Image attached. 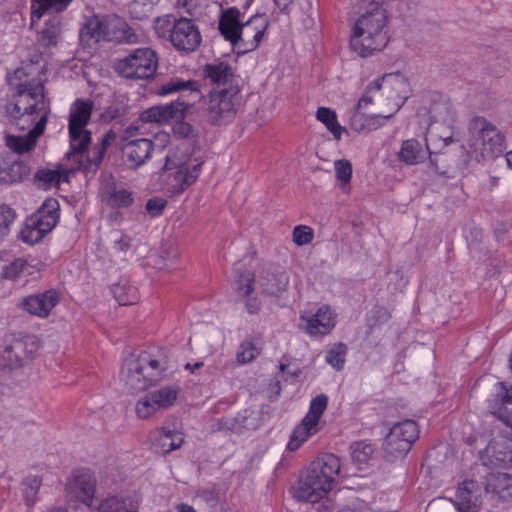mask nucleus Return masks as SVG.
I'll list each match as a JSON object with an SVG mask.
<instances>
[{
	"label": "nucleus",
	"instance_id": "obj_34",
	"mask_svg": "<svg viewBox=\"0 0 512 512\" xmlns=\"http://www.w3.org/2000/svg\"><path fill=\"white\" fill-rule=\"evenodd\" d=\"M73 488L77 497L85 504H89L94 497L95 481L91 475L85 474L77 477Z\"/></svg>",
	"mask_w": 512,
	"mask_h": 512
},
{
	"label": "nucleus",
	"instance_id": "obj_7",
	"mask_svg": "<svg viewBox=\"0 0 512 512\" xmlns=\"http://www.w3.org/2000/svg\"><path fill=\"white\" fill-rule=\"evenodd\" d=\"M385 24L386 16L381 9L362 15L354 26L351 48L362 57L382 50L388 43Z\"/></svg>",
	"mask_w": 512,
	"mask_h": 512
},
{
	"label": "nucleus",
	"instance_id": "obj_28",
	"mask_svg": "<svg viewBox=\"0 0 512 512\" xmlns=\"http://www.w3.org/2000/svg\"><path fill=\"white\" fill-rule=\"evenodd\" d=\"M398 158L407 165H415L424 160L425 151L418 140L408 139L402 143Z\"/></svg>",
	"mask_w": 512,
	"mask_h": 512
},
{
	"label": "nucleus",
	"instance_id": "obj_57",
	"mask_svg": "<svg viewBox=\"0 0 512 512\" xmlns=\"http://www.w3.org/2000/svg\"><path fill=\"white\" fill-rule=\"evenodd\" d=\"M44 236L36 226H31L28 221H26L25 227L21 230L22 240L29 244L39 242Z\"/></svg>",
	"mask_w": 512,
	"mask_h": 512
},
{
	"label": "nucleus",
	"instance_id": "obj_23",
	"mask_svg": "<svg viewBox=\"0 0 512 512\" xmlns=\"http://www.w3.org/2000/svg\"><path fill=\"white\" fill-rule=\"evenodd\" d=\"M492 409L503 423L512 428V386L504 382L496 384V399Z\"/></svg>",
	"mask_w": 512,
	"mask_h": 512
},
{
	"label": "nucleus",
	"instance_id": "obj_9",
	"mask_svg": "<svg viewBox=\"0 0 512 512\" xmlns=\"http://www.w3.org/2000/svg\"><path fill=\"white\" fill-rule=\"evenodd\" d=\"M93 109V103L90 100L78 99L72 106L69 117V135L71 151L66 153V158L83 157V152L87 149L91 141V133L85 127L88 124Z\"/></svg>",
	"mask_w": 512,
	"mask_h": 512
},
{
	"label": "nucleus",
	"instance_id": "obj_20",
	"mask_svg": "<svg viewBox=\"0 0 512 512\" xmlns=\"http://www.w3.org/2000/svg\"><path fill=\"white\" fill-rule=\"evenodd\" d=\"M302 320L305 322V332L313 336L328 334L336 323L334 313L327 306L320 307L314 315L302 316Z\"/></svg>",
	"mask_w": 512,
	"mask_h": 512
},
{
	"label": "nucleus",
	"instance_id": "obj_13",
	"mask_svg": "<svg viewBox=\"0 0 512 512\" xmlns=\"http://www.w3.org/2000/svg\"><path fill=\"white\" fill-rule=\"evenodd\" d=\"M202 163L191 164L184 153L170 151L165 157L164 172H172L170 176L175 182L174 188L177 192L184 191L192 185L199 177Z\"/></svg>",
	"mask_w": 512,
	"mask_h": 512
},
{
	"label": "nucleus",
	"instance_id": "obj_11",
	"mask_svg": "<svg viewBox=\"0 0 512 512\" xmlns=\"http://www.w3.org/2000/svg\"><path fill=\"white\" fill-rule=\"evenodd\" d=\"M158 66L156 53L150 48L134 50L115 64L116 72L130 79H149L154 76Z\"/></svg>",
	"mask_w": 512,
	"mask_h": 512
},
{
	"label": "nucleus",
	"instance_id": "obj_47",
	"mask_svg": "<svg viewBox=\"0 0 512 512\" xmlns=\"http://www.w3.org/2000/svg\"><path fill=\"white\" fill-rule=\"evenodd\" d=\"M134 199L131 192L121 189L111 193L108 203L117 208H127L132 205Z\"/></svg>",
	"mask_w": 512,
	"mask_h": 512
},
{
	"label": "nucleus",
	"instance_id": "obj_17",
	"mask_svg": "<svg viewBox=\"0 0 512 512\" xmlns=\"http://www.w3.org/2000/svg\"><path fill=\"white\" fill-rule=\"evenodd\" d=\"M257 283L262 294L278 297L286 291L289 283V276L281 268L269 266L261 270Z\"/></svg>",
	"mask_w": 512,
	"mask_h": 512
},
{
	"label": "nucleus",
	"instance_id": "obj_29",
	"mask_svg": "<svg viewBox=\"0 0 512 512\" xmlns=\"http://www.w3.org/2000/svg\"><path fill=\"white\" fill-rule=\"evenodd\" d=\"M316 119L325 125L336 141H339L342 134L347 132L346 128L339 124L336 112L330 108L319 107L316 111Z\"/></svg>",
	"mask_w": 512,
	"mask_h": 512
},
{
	"label": "nucleus",
	"instance_id": "obj_27",
	"mask_svg": "<svg viewBox=\"0 0 512 512\" xmlns=\"http://www.w3.org/2000/svg\"><path fill=\"white\" fill-rule=\"evenodd\" d=\"M203 74L206 79L217 85L230 83L234 77L231 66L223 62L206 64L203 68Z\"/></svg>",
	"mask_w": 512,
	"mask_h": 512
},
{
	"label": "nucleus",
	"instance_id": "obj_36",
	"mask_svg": "<svg viewBox=\"0 0 512 512\" xmlns=\"http://www.w3.org/2000/svg\"><path fill=\"white\" fill-rule=\"evenodd\" d=\"M32 269L33 267L27 260L17 258L3 267L2 277L8 280H16L23 275L31 274Z\"/></svg>",
	"mask_w": 512,
	"mask_h": 512
},
{
	"label": "nucleus",
	"instance_id": "obj_38",
	"mask_svg": "<svg viewBox=\"0 0 512 512\" xmlns=\"http://www.w3.org/2000/svg\"><path fill=\"white\" fill-rule=\"evenodd\" d=\"M158 411L159 408L150 393H146L141 396L135 404L136 416L142 420L151 418Z\"/></svg>",
	"mask_w": 512,
	"mask_h": 512
},
{
	"label": "nucleus",
	"instance_id": "obj_44",
	"mask_svg": "<svg viewBox=\"0 0 512 512\" xmlns=\"http://www.w3.org/2000/svg\"><path fill=\"white\" fill-rule=\"evenodd\" d=\"M128 112V104L123 100H116L105 109L103 118L107 121H113L115 119L126 116Z\"/></svg>",
	"mask_w": 512,
	"mask_h": 512
},
{
	"label": "nucleus",
	"instance_id": "obj_54",
	"mask_svg": "<svg viewBox=\"0 0 512 512\" xmlns=\"http://www.w3.org/2000/svg\"><path fill=\"white\" fill-rule=\"evenodd\" d=\"M313 239V231L310 227L299 225L293 230V241L299 245H306Z\"/></svg>",
	"mask_w": 512,
	"mask_h": 512
},
{
	"label": "nucleus",
	"instance_id": "obj_1",
	"mask_svg": "<svg viewBox=\"0 0 512 512\" xmlns=\"http://www.w3.org/2000/svg\"><path fill=\"white\" fill-rule=\"evenodd\" d=\"M14 89L12 101L6 105V114L12 124L20 130H29L26 135L6 137L7 146L17 152H28L45 130L50 112L45 99L44 85L40 80L27 79L24 69H17L9 78Z\"/></svg>",
	"mask_w": 512,
	"mask_h": 512
},
{
	"label": "nucleus",
	"instance_id": "obj_59",
	"mask_svg": "<svg viewBox=\"0 0 512 512\" xmlns=\"http://www.w3.org/2000/svg\"><path fill=\"white\" fill-rule=\"evenodd\" d=\"M166 206V200L162 198H152L146 203V210L152 217H156L162 213Z\"/></svg>",
	"mask_w": 512,
	"mask_h": 512
},
{
	"label": "nucleus",
	"instance_id": "obj_19",
	"mask_svg": "<svg viewBox=\"0 0 512 512\" xmlns=\"http://www.w3.org/2000/svg\"><path fill=\"white\" fill-rule=\"evenodd\" d=\"M481 486L474 480H465L458 486L455 505L458 512H479Z\"/></svg>",
	"mask_w": 512,
	"mask_h": 512
},
{
	"label": "nucleus",
	"instance_id": "obj_46",
	"mask_svg": "<svg viewBox=\"0 0 512 512\" xmlns=\"http://www.w3.org/2000/svg\"><path fill=\"white\" fill-rule=\"evenodd\" d=\"M334 168L336 173V178L340 182V185L343 187L350 183L352 177V165L346 159L336 160L334 162Z\"/></svg>",
	"mask_w": 512,
	"mask_h": 512
},
{
	"label": "nucleus",
	"instance_id": "obj_6",
	"mask_svg": "<svg viewBox=\"0 0 512 512\" xmlns=\"http://www.w3.org/2000/svg\"><path fill=\"white\" fill-rule=\"evenodd\" d=\"M268 25L265 14H256L245 22L240 21V11L236 8L223 11L219 20L221 34L242 53L258 48Z\"/></svg>",
	"mask_w": 512,
	"mask_h": 512
},
{
	"label": "nucleus",
	"instance_id": "obj_60",
	"mask_svg": "<svg viewBox=\"0 0 512 512\" xmlns=\"http://www.w3.org/2000/svg\"><path fill=\"white\" fill-rule=\"evenodd\" d=\"M261 303L257 298H249L246 302V309L250 314H256L260 310Z\"/></svg>",
	"mask_w": 512,
	"mask_h": 512
},
{
	"label": "nucleus",
	"instance_id": "obj_3",
	"mask_svg": "<svg viewBox=\"0 0 512 512\" xmlns=\"http://www.w3.org/2000/svg\"><path fill=\"white\" fill-rule=\"evenodd\" d=\"M179 93V98L170 104L156 105L144 110L140 115L142 123L164 124L184 117L185 111L203 98L200 84L195 80L171 78L158 89V95Z\"/></svg>",
	"mask_w": 512,
	"mask_h": 512
},
{
	"label": "nucleus",
	"instance_id": "obj_10",
	"mask_svg": "<svg viewBox=\"0 0 512 512\" xmlns=\"http://www.w3.org/2000/svg\"><path fill=\"white\" fill-rule=\"evenodd\" d=\"M38 344L32 336L9 335L0 345V368L18 369L33 357Z\"/></svg>",
	"mask_w": 512,
	"mask_h": 512
},
{
	"label": "nucleus",
	"instance_id": "obj_43",
	"mask_svg": "<svg viewBox=\"0 0 512 512\" xmlns=\"http://www.w3.org/2000/svg\"><path fill=\"white\" fill-rule=\"evenodd\" d=\"M347 352V346L343 343H339L332 347L326 356V361L337 370H341L345 363V355Z\"/></svg>",
	"mask_w": 512,
	"mask_h": 512
},
{
	"label": "nucleus",
	"instance_id": "obj_12",
	"mask_svg": "<svg viewBox=\"0 0 512 512\" xmlns=\"http://www.w3.org/2000/svg\"><path fill=\"white\" fill-rule=\"evenodd\" d=\"M238 105V86H230L211 93L206 109L208 121L214 125L231 121L237 112Z\"/></svg>",
	"mask_w": 512,
	"mask_h": 512
},
{
	"label": "nucleus",
	"instance_id": "obj_42",
	"mask_svg": "<svg viewBox=\"0 0 512 512\" xmlns=\"http://www.w3.org/2000/svg\"><path fill=\"white\" fill-rule=\"evenodd\" d=\"M117 134L114 130H109L102 138L101 144L99 147L95 148L94 156L90 159L91 165L94 167H98L101 163L107 148L111 145L113 141H115Z\"/></svg>",
	"mask_w": 512,
	"mask_h": 512
},
{
	"label": "nucleus",
	"instance_id": "obj_49",
	"mask_svg": "<svg viewBox=\"0 0 512 512\" xmlns=\"http://www.w3.org/2000/svg\"><path fill=\"white\" fill-rule=\"evenodd\" d=\"M158 0H133L130 4V13L136 19H142L151 12Z\"/></svg>",
	"mask_w": 512,
	"mask_h": 512
},
{
	"label": "nucleus",
	"instance_id": "obj_15",
	"mask_svg": "<svg viewBox=\"0 0 512 512\" xmlns=\"http://www.w3.org/2000/svg\"><path fill=\"white\" fill-rule=\"evenodd\" d=\"M328 399L325 395H319L312 400L310 408L301 423L294 429L288 449L297 450L311 436L317 434L320 430V418L327 407Z\"/></svg>",
	"mask_w": 512,
	"mask_h": 512
},
{
	"label": "nucleus",
	"instance_id": "obj_18",
	"mask_svg": "<svg viewBox=\"0 0 512 512\" xmlns=\"http://www.w3.org/2000/svg\"><path fill=\"white\" fill-rule=\"evenodd\" d=\"M154 143L146 138H138L121 144L124 163L132 169L142 166L152 155Z\"/></svg>",
	"mask_w": 512,
	"mask_h": 512
},
{
	"label": "nucleus",
	"instance_id": "obj_21",
	"mask_svg": "<svg viewBox=\"0 0 512 512\" xmlns=\"http://www.w3.org/2000/svg\"><path fill=\"white\" fill-rule=\"evenodd\" d=\"M483 461L495 467L512 463V442L505 438L493 439L483 452Z\"/></svg>",
	"mask_w": 512,
	"mask_h": 512
},
{
	"label": "nucleus",
	"instance_id": "obj_63",
	"mask_svg": "<svg viewBox=\"0 0 512 512\" xmlns=\"http://www.w3.org/2000/svg\"><path fill=\"white\" fill-rule=\"evenodd\" d=\"M507 165L512 169V151L506 154Z\"/></svg>",
	"mask_w": 512,
	"mask_h": 512
},
{
	"label": "nucleus",
	"instance_id": "obj_16",
	"mask_svg": "<svg viewBox=\"0 0 512 512\" xmlns=\"http://www.w3.org/2000/svg\"><path fill=\"white\" fill-rule=\"evenodd\" d=\"M170 41L178 50L193 52L201 43V35L192 20L181 18L173 25Z\"/></svg>",
	"mask_w": 512,
	"mask_h": 512
},
{
	"label": "nucleus",
	"instance_id": "obj_37",
	"mask_svg": "<svg viewBox=\"0 0 512 512\" xmlns=\"http://www.w3.org/2000/svg\"><path fill=\"white\" fill-rule=\"evenodd\" d=\"M70 170L57 169H42L36 174L37 179L43 182L48 187L58 186L60 182H68Z\"/></svg>",
	"mask_w": 512,
	"mask_h": 512
},
{
	"label": "nucleus",
	"instance_id": "obj_64",
	"mask_svg": "<svg viewBox=\"0 0 512 512\" xmlns=\"http://www.w3.org/2000/svg\"><path fill=\"white\" fill-rule=\"evenodd\" d=\"M338 512H358L355 509H352L350 507H343Z\"/></svg>",
	"mask_w": 512,
	"mask_h": 512
},
{
	"label": "nucleus",
	"instance_id": "obj_51",
	"mask_svg": "<svg viewBox=\"0 0 512 512\" xmlns=\"http://www.w3.org/2000/svg\"><path fill=\"white\" fill-rule=\"evenodd\" d=\"M15 220V212L6 205H0V239L5 237Z\"/></svg>",
	"mask_w": 512,
	"mask_h": 512
},
{
	"label": "nucleus",
	"instance_id": "obj_62",
	"mask_svg": "<svg viewBox=\"0 0 512 512\" xmlns=\"http://www.w3.org/2000/svg\"><path fill=\"white\" fill-rule=\"evenodd\" d=\"M178 512H195L194 509L188 505L181 504L178 506Z\"/></svg>",
	"mask_w": 512,
	"mask_h": 512
},
{
	"label": "nucleus",
	"instance_id": "obj_24",
	"mask_svg": "<svg viewBox=\"0 0 512 512\" xmlns=\"http://www.w3.org/2000/svg\"><path fill=\"white\" fill-rule=\"evenodd\" d=\"M58 203L54 199H50L45 202L41 209L27 221L31 226H36L42 234L46 235L50 232L57 224Z\"/></svg>",
	"mask_w": 512,
	"mask_h": 512
},
{
	"label": "nucleus",
	"instance_id": "obj_52",
	"mask_svg": "<svg viewBox=\"0 0 512 512\" xmlns=\"http://www.w3.org/2000/svg\"><path fill=\"white\" fill-rule=\"evenodd\" d=\"M255 281V276L253 273L251 272H243V273H240L239 274V277H238V292L245 296V297H248L250 296L253 291H254V287H253V283Z\"/></svg>",
	"mask_w": 512,
	"mask_h": 512
},
{
	"label": "nucleus",
	"instance_id": "obj_31",
	"mask_svg": "<svg viewBox=\"0 0 512 512\" xmlns=\"http://www.w3.org/2000/svg\"><path fill=\"white\" fill-rule=\"evenodd\" d=\"M261 351V342L253 338H248L240 344L236 352L237 363L240 365L248 364L254 361L260 355Z\"/></svg>",
	"mask_w": 512,
	"mask_h": 512
},
{
	"label": "nucleus",
	"instance_id": "obj_48",
	"mask_svg": "<svg viewBox=\"0 0 512 512\" xmlns=\"http://www.w3.org/2000/svg\"><path fill=\"white\" fill-rule=\"evenodd\" d=\"M112 291L120 305H132L136 301L135 290L131 287L127 288L124 285H115Z\"/></svg>",
	"mask_w": 512,
	"mask_h": 512
},
{
	"label": "nucleus",
	"instance_id": "obj_4",
	"mask_svg": "<svg viewBox=\"0 0 512 512\" xmlns=\"http://www.w3.org/2000/svg\"><path fill=\"white\" fill-rule=\"evenodd\" d=\"M168 368V357L164 350L144 351L125 359L121 381L128 392H142L161 381Z\"/></svg>",
	"mask_w": 512,
	"mask_h": 512
},
{
	"label": "nucleus",
	"instance_id": "obj_45",
	"mask_svg": "<svg viewBox=\"0 0 512 512\" xmlns=\"http://www.w3.org/2000/svg\"><path fill=\"white\" fill-rule=\"evenodd\" d=\"M61 31L60 20L53 18L46 22L45 28L41 31L42 40L46 42V45H54L56 39Z\"/></svg>",
	"mask_w": 512,
	"mask_h": 512
},
{
	"label": "nucleus",
	"instance_id": "obj_39",
	"mask_svg": "<svg viewBox=\"0 0 512 512\" xmlns=\"http://www.w3.org/2000/svg\"><path fill=\"white\" fill-rule=\"evenodd\" d=\"M134 508L128 499L109 497L101 501L97 512H130Z\"/></svg>",
	"mask_w": 512,
	"mask_h": 512
},
{
	"label": "nucleus",
	"instance_id": "obj_5",
	"mask_svg": "<svg viewBox=\"0 0 512 512\" xmlns=\"http://www.w3.org/2000/svg\"><path fill=\"white\" fill-rule=\"evenodd\" d=\"M341 462L334 454H324L315 459L302 474L295 497L299 501L316 503L335 486Z\"/></svg>",
	"mask_w": 512,
	"mask_h": 512
},
{
	"label": "nucleus",
	"instance_id": "obj_25",
	"mask_svg": "<svg viewBox=\"0 0 512 512\" xmlns=\"http://www.w3.org/2000/svg\"><path fill=\"white\" fill-rule=\"evenodd\" d=\"M485 490L500 500L512 498V475L508 473H489L485 481Z\"/></svg>",
	"mask_w": 512,
	"mask_h": 512
},
{
	"label": "nucleus",
	"instance_id": "obj_50",
	"mask_svg": "<svg viewBox=\"0 0 512 512\" xmlns=\"http://www.w3.org/2000/svg\"><path fill=\"white\" fill-rule=\"evenodd\" d=\"M23 486L27 503L33 504L41 486V479L37 476H29L23 481Z\"/></svg>",
	"mask_w": 512,
	"mask_h": 512
},
{
	"label": "nucleus",
	"instance_id": "obj_56",
	"mask_svg": "<svg viewBox=\"0 0 512 512\" xmlns=\"http://www.w3.org/2000/svg\"><path fill=\"white\" fill-rule=\"evenodd\" d=\"M176 21L170 16L159 17L155 21V30L160 37H170Z\"/></svg>",
	"mask_w": 512,
	"mask_h": 512
},
{
	"label": "nucleus",
	"instance_id": "obj_2",
	"mask_svg": "<svg viewBox=\"0 0 512 512\" xmlns=\"http://www.w3.org/2000/svg\"><path fill=\"white\" fill-rule=\"evenodd\" d=\"M409 94L410 85L405 76L400 73L387 74L366 88L356 109L389 119L400 109Z\"/></svg>",
	"mask_w": 512,
	"mask_h": 512
},
{
	"label": "nucleus",
	"instance_id": "obj_41",
	"mask_svg": "<svg viewBox=\"0 0 512 512\" xmlns=\"http://www.w3.org/2000/svg\"><path fill=\"white\" fill-rule=\"evenodd\" d=\"M374 448L371 444L365 442H356L351 446L352 460L358 465H365L372 458Z\"/></svg>",
	"mask_w": 512,
	"mask_h": 512
},
{
	"label": "nucleus",
	"instance_id": "obj_32",
	"mask_svg": "<svg viewBox=\"0 0 512 512\" xmlns=\"http://www.w3.org/2000/svg\"><path fill=\"white\" fill-rule=\"evenodd\" d=\"M29 173L28 167L20 161H14L11 164L0 167V182L3 184H12L21 181Z\"/></svg>",
	"mask_w": 512,
	"mask_h": 512
},
{
	"label": "nucleus",
	"instance_id": "obj_55",
	"mask_svg": "<svg viewBox=\"0 0 512 512\" xmlns=\"http://www.w3.org/2000/svg\"><path fill=\"white\" fill-rule=\"evenodd\" d=\"M428 113L433 121L444 120L449 114V106L446 102L434 101L431 104Z\"/></svg>",
	"mask_w": 512,
	"mask_h": 512
},
{
	"label": "nucleus",
	"instance_id": "obj_40",
	"mask_svg": "<svg viewBox=\"0 0 512 512\" xmlns=\"http://www.w3.org/2000/svg\"><path fill=\"white\" fill-rule=\"evenodd\" d=\"M39 4L38 9H34L32 11V21L36 19H40L43 12L47 10H51L54 12H62L65 10L72 0H35Z\"/></svg>",
	"mask_w": 512,
	"mask_h": 512
},
{
	"label": "nucleus",
	"instance_id": "obj_8",
	"mask_svg": "<svg viewBox=\"0 0 512 512\" xmlns=\"http://www.w3.org/2000/svg\"><path fill=\"white\" fill-rule=\"evenodd\" d=\"M505 139L498 128L484 119H476L470 127L468 153L477 161L493 159L505 150Z\"/></svg>",
	"mask_w": 512,
	"mask_h": 512
},
{
	"label": "nucleus",
	"instance_id": "obj_61",
	"mask_svg": "<svg viewBox=\"0 0 512 512\" xmlns=\"http://www.w3.org/2000/svg\"><path fill=\"white\" fill-rule=\"evenodd\" d=\"M115 248L120 252H127L130 248V243L128 240L120 239L115 242Z\"/></svg>",
	"mask_w": 512,
	"mask_h": 512
},
{
	"label": "nucleus",
	"instance_id": "obj_14",
	"mask_svg": "<svg viewBox=\"0 0 512 512\" xmlns=\"http://www.w3.org/2000/svg\"><path fill=\"white\" fill-rule=\"evenodd\" d=\"M419 437L418 425L413 420H405L395 424L389 431L384 451L392 458H402L411 449L412 444Z\"/></svg>",
	"mask_w": 512,
	"mask_h": 512
},
{
	"label": "nucleus",
	"instance_id": "obj_35",
	"mask_svg": "<svg viewBox=\"0 0 512 512\" xmlns=\"http://www.w3.org/2000/svg\"><path fill=\"white\" fill-rule=\"evenodd\" d=\"M184 442L182 433L162 429L157 438V446L163 453H169L181 447Z\"/></svg>",
	"mask_w": 512,
	"mask_h": 512
},
{
	"label": "nucleus",
	"instance_id": "obj_26",
	"mask_svg": "<svg viewBox=\"0 0 512 512\" xmlns=\"http://www.w3.org/2000/svg\"><path fill=\"white\" fill-rule=\"evenodd\" d=\"M118 28L121 31L125 32L127 25L124 22L119 20H111L107 23H103L98 20L90 21L82 30V37L89 36L91 39H94L95 42H99L101 40H112V39H122V37L111 36L106 29Z\"/></svg>",
	"mask_w": 512,
	"mask_h": 512
},
{
	"label": "nucleus",
	"instance_id": "obj_22",
	"mask_svg": "<svg viewBox=\"0 0 512 512\" xmlns=\"http://www.w3.org/2000/svg\"><path fill=\"white\" fill-rule=\"evenodd\" d=\"M57 302V293L46 291L41 294L28 296L22 301L21 307L32 315L47 317Z\"/></svg>",
	"mask_w": 512,
	"mask_h": 512
},
{
	"label": "nucleus",
	"instance_id": "obj_58",
	"mask_svg": "<svg viewBox=\"0 0 512 512\" xmlns=\"http://www.w3.org/2000/svg\"><path fill=\"white\" fill-rule=\"evenodd\" d=\"M173 136L178 139H189L194 137V129L187 122H177L172 128Z\"/></svg>",
	"mask_w": 512,
	"mask_h": 512
},
{
	"label": "nucleus",
	"instance_id": "obj_30",
	"mask_svg": "<svg viewBox=\"0 0 512 512\" xmlns=\"http://www.w3.org/2000/svg\"><path fill=\"white\" fill-rule=\"evenodd\" d=\"M149 393L153 397L159 410H166L176 403L180 388L176 385L164 386Z\"/></svg>",
	"mask_w": 512,
	"mask_h": 512
},
{
	"label": "nucleus",
	"instance_id": "obj_53",
	"mask_svg": "<svg viewBox=\"0 0 512 512\" xmlns=\"http://www.w3.org/2000/svg\"><path fill=\"white\" fill-rule=\"evenodd\" d=\"M142 124L143 123L140 121L139 118L137 121L130 124L127 128L123 129L119 135L121 144L138 139L137 137L142 135Z\"/></svg>",
	"mask_w": 512,
	"mask_h": 512
},
{
	"label": "nucleus",
	"instance_id": "obj_33",
	"mask_svg": "<svg viewBox=\"0 0 512 512\" xmlns=\"http://www.w3.org/2000/svg\"><path fill=\"white\" fill-rule=\"evenodd\" d=\"M377 119L379 118L369 112L357 109L351 118V128L359 133L375 130L381 125L378 123Z\"/></svg>",
	"mask_w": 512,
	"mask_h": 512
}]
</instances>
